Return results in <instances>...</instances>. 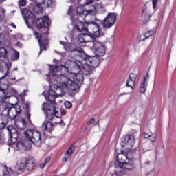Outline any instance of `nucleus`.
<instances>
[{
    "mask_svg": "<svg viewBox=\"0 0 176 176\" xmlns=\"http://www.w3.org/2000/svg\"><path fill=\"white\" fill-rule=\"evenodd\" d=\"M56 82L59 85H52L47 96V100L51 105L56 104V98L57 97L64 96L66 91H76L78 87V85L72 79L64 75L56 77Z\"/></svg>",
    "mask_w": 176,
    "mask_h": 176,
    "instance_id": "obj_1",
    "label": "nucleus"
},
{
    "mask_svg": "<svg viewBox=\"0 0 176 176\" xmlns=\"http://www.w3.org/2000/svg\"><path fill=\"white\" fill-rule=\"evenodd\" d=\"M75 52L81 60L74 62V67L84 75H91L94 69L100 65V58L89 56L82 48L77 47L72 50V52Z\"/></svg>",
    "mask_w": 176,
    "mask_h": 176,
    "instance_id": "obj_2",
    "label": "nucleus"
},
{
    "mask_svg": "<svg viewBox=\"0 0 176 176\" xmlns=\"http://www.w3.org/2000/svg\"><path fill=\"white\" fill-rule=\"evenodd\" d=\"M25 24L30 28V23H32L38 29L49 28L50 27V19L49 16H44L35 20V14L28 8H25L22 11Z\"/></svg>",
    "mask_w": 176,
    "mask_h": 176,
    "instance_id": "obj_3",
    "label": "nucleus"
},
{
    "mask_svg": "<svg viewBox=\"0 0 176 176\" xmlns=\"http://www.w3.org/2000/svg\"><path fill=\"white\" fill-rule=\"evenodd\" d=\"M117 159L118 162H115L116 170L113 176H120L122 170H129V168H127V164H129L130 162L129 155L120 153L118 154Z\"/></svg>",
    "mask_w": 176,
    "mask_h": 176,
    "instance_id": "obj_4",
    "label": "nucleus"
},
{
    "mask_svg": "<svg viewBox=\"0 0 176 176\" xmlns=\"http://www.w3.org/2000/svg\"><path fill=\"white\" fill-rule=\"evenodd\" d=\"M26 140L28 142H32L36 146L42 145V135L36 130H28L24 132Z\"/></svg>",
    "mask_w": 176,
    "mask_h": 176,
    "instance_id": "obj_5",
    "label": "nucleus"
},
{
    "mask_svg": "<svg viewBox=\"0 0 176 176\" xmlns=\"http://www.w3.org/2000/svg\"><path fill=\"white\" fill-rule=\"evenodd\" d=\"M116 20H118V14L116 12H109L104 20L96 19V23H94V24H101L103 28H111V27L115 25Z\"/></svg>",
    "mask_w": 176,
    "mask_h": 176,
    "instance_id": "obj_6",
    "label": "nucleus"
},
{
    "mask_svg": "<svg viewBox=\"0 0 176 176\" xmlns=\"http://www.w3.org/2000/svg\"><path fill=\"white\" fill-rule=\"evenodd\" d=\"M54 105V104H49L47 103L43 104L42 109L50 120H52L54 116H56V118H61V112L57 111Z\"/></svg>",
    "mask_w": 176,
    "mask_h": 176,
    "instance_id": "obj_7",
    "label": "nucleus"
},
{
    "mask_svg": "<svg viewBox=\"0 0 176 176\" xmlns=\"http://www.w3.org/2000/svg\"><path fill=\"white\" fill-rule=\"evenodd\" d=\"M94 26V30L92 31V36L89 35L87 34H84V42H97L95 38H98L101 34L100 33V25L98 23H92Z\"/></svg>",
    "mask_w": 176,
    "mask_h": 176,
    "instance_id": "obj_8",
    "label": "nucleus"
},
{
    "mask_svg": "<svg viewBox=\"0 0 176 176\" xmlns=\"http://www.w3.org/2000/svg\"><path fill=\"white\" fill-rule=\"evenodd\" d=\"M7 130L10 134V140H8V144L10 146L12 145H14L17 140H19V137H20V133L19 131L16 130V129L13 128V126H9L7 128Z\"/></svg>",
    "mask_w": 176,
    "mask_h": 176,
    "instance_id": "obj_9",
    "label": "nucleus"
},
{
    "mask_svg": "<svg viewBox=\"0 0 176 176\" xmlns=\"http://www.w3.org/2000/svg\"><path fill=\"white\" fill-rule=\"evenodd\" d=\"M92 50L96 56L95 57H97V58L105 56V45L101 42H94Z\"/></svg>",
    "mask_w": 176,
    "mask_h": 176,
    "instance_id": "obj_10",
    "label": "nucleus"
},
{
    "mask_svg": "<svg viewBox=\"0 0 176 176\" xmlns=\"http://www.w3.org/2000/svg\"><path fill=\"white\" fill-rule=\"evenodd\" d=\"M6 78V74L2 77H0V91L4 94L3 96H1V99L3 101H6L8 98H10V96L8 95L5 91L9 89V82L5 79Z\"/></svg>",
    "mask_w": 176,
    "mask_h": 176,
    "instance_id": "obj_11",
    "label": "nucleus"
},
{
    "mask_svg": "<svg viewBox=\"0 0 176 176\" xmlns=\"http://www.w3.org/2000/svg\"><path fill=\"white\" fill-rule=\"evenodd\" d=\"M6 109L8 110L7 115L10 119H16L17 115H20V113H21V108L19 104L12 106V107H7Z\"/></svg>",
    "mask_w": 176,
    "mask_h": 176,
    "instance_id": "obj_12",
    "label": "nucleus"
},
{
    "mask_svg": "<svg viewBox=\"0 0 176 176\" xmlns=\"http://www.w3.org/2000/svg\"><path fill=\"white\" fill-rule=\"evenodd\" d=\"M76 23L75 25V28L78 31V32H89V27L88 23H84L80 21V18H76Z\"/></svg>",
    "mask_w": 176,
    "mask_h": 176,
    "instance_id": "obj_13",
    "label": "nucleus"
},
{
    "mask_svg": "<svg viewBox=\"0 0 176 176\" xmlns=\"http://www.w3.org/2000/svg\"><path fill=\"white\" fill-rule=\"evenodd\" d=\"M122 142H124L127 149H131L133 148L134 144H135V138L133 135H126L124 136Z\"/></svg>",
    "mask_w": 176,
    "mask_h": 176,
    "instance_id": "obj_14",
    "label": "nucleus"
},
{
    "mask_svg": "<svg viewBox=\"0 0 176 176\" xmlns=\"http://www.w3.org/2000/svg\"><path fill=\"white\" fill-rule=\"evenodd\" d=\"M72 78L74 79L73 82L78 86L77 90L80 89V85H83V80H85V78L83 77V74L78 73V74H72Z\"/></svg>",
    "mask_w": 176,
    "mask_h": 176,
    "instance_id": "obj_15",
    "label": "nucleus"
},
{
    "mask_svg": "<svg viewBox=\"0 0 176 176\" xmlns=\"http://www.w3.org/2000/svg\"><path fill=\"white\" fill-rule=\"evenodd\" d=\"M34 35L37 38V39H38V43L40 45V52L39 54H41V53H42L43 50H46L47 47L46 46H47V40H42V36L39 35V33L38 32H34Z\"/></svg>",
    "mask_w": 176,
    "mask_h": 176,
    "instance_id": "obj_16",
    "label": "nucleus"
},
{
    "mask_svg": "<svg viewBox=\"0 0 176 176\" xmlns=\"http://www.w3.org/2000/svg\"><path fill=\"white\" fill-rule=\"evenodd\" d=\"M23 159L25 160V166L26 167V170H28V171H33V170L35 169V160L32 157H24Z\"/></svg>",
    "mask_w": 176,
    "mask_h": 176,
    "instance_id": "obj_17",
    "label": "nucleus"
},
{
    "mask_svg": "<svg viewBox=\"0 0 176 176\" xmlns=\"http://www.w3.org/2000/svg\"><path fill=\"white\" fill-rule=\"evenodd\" d=\"M25 160H23V158L21 160V162L16 164L14 166V173L16 174H21L24 173V170H25Z\"/></svg>",
    "mask_w": 176,
    "mask_h": 176,
    "instance_id": "obj_18",
    "label": "nucleus"
},
{
    "mask_svg": "<svg viewBox=\"0 0 176 176\" xmlns=\"http://www.w3.org/2000/svg\"><path fill=\"white\" fill-rule=\"evenodd\" d=\"M135 80H137V74L131 73L129 75V78L126 81V87L133 89L135 86Z\"/></svg>",
    "mask_w": 176,
    "mask_h": 176,
    "instance_id": "obj_19",
    "label": "nucleus"
},
{
    "mask_svg": "<svg viewBox=\"0 0 176 176\" xmlns=\"http://www.w3.org/2000/svg\"><path fill=\"white\" fill-rule=\"evenodd\" d=\"M151 16H152V13H151V10L148 8H144L142 10V19L144 24H146L148 21H149V19H151Z\"/></svg>",
    "mask_w": 176,
    "mask_h": 176,
    "instance_id": "obj_20",
    "label": "nucleus"
},
{
    "mask_svg": "<svg viewBox=\"0 0 176 176\" xmlns=\"http://www.w3.org/2000/svg\"><path fill=\"white\" fill-rule=\"evenodd\" d=\"M76 15L71 17L72 21H76V19H80V17H85V10L82 7H78L76 9Z\"/></svg>",
    "mask_w": 176,
    "mask_h": 176,
    "instance_id": "obj_21",
    "label": "nucleus"
},
{
    "mask_svg": "<svg viewBox=\"0 0 176 176\" xmlns=\"http://www.w3.org/2000/svg\"><path fill=\"white\" fill-rule=\"evenodd\" d=\"M16 146L17 149H19L20 151H25L26 148H30V144L28 140H23L22 142H18L16 144Z\"/></svg>",
    "mask_w": 176,
    "mask_h": 176,
    "instance_id": "obj_22",
    "label": "nucleus"
},
{
    "mask_svg": "<svg viewBox=\"0 0 176 176\" xmlns=\"http://www.w3.org/2000/svg\"><path fill=\"white\" fill-rule=\"evenodd\" d=\"M42 128L44 131H48V133H52L53 129H54V125L50 121H45L43 123Z\"/></svg>",
    "mask_w": 176,
    "mask_h": 176,
    "instance_id": "obj_23",
    "label": "nucleus"
},
{
    "mask_svg": "<svg viewBox=\"0 0 176 176\" xmlns=\"http://www.w3.org/2000/svg\"><path fill=\"white\" fill-rule=\"evenodd\" d=\"M148 80H149V76L147 73L141 84L140 89V93H145L146 91V87H148Z\"/></svg>",
    "mask_w": 176,
    "mask_h": 176,
    "instance_id": "obj_24",
    "label": "nucleus"
},
{
    "mask_svg": "<svg viewBox=\"0 0 176 176\" xmlns=\"http://www.w3.org/2000/svg\"><path fill=\"white\" fill-rule=\"evenodd\" d=\"M9 122V118L6 116L1 115L0 116V130H3L5 127L8 125Z\"/></svg>",
    "mask_w": 176,
    "mask_h": 176,
    "instance_id": "obj_25",
    "label": "nucleus"
},
{
    "mask_svg": "<svg viewBox=\"0 0 176 176\" xmlns=\"http://www.w3.org/2000/svg\"><path fill=\"white\" fill-rule=\"evenodd\" d=\"M75 145L72 144L69 149L66 151L65 155H67V156H65L63 158V162H68V158L71 157L72 155L74 153V152L75 151Z\"/></svg>",
    "mask_w": 176,
    "mask_h": 176,
    "instance_id": "obj_26",
    "label": "nucleus"
},
{
    "mask_svg": "<svg viewBox=\"0 0 176 176\" xmlns=\"http://www.w3.org/2000/svg\"><path fill=\"white\" fill-rule=\"evenodd\" d=\"M8 58V50L3 47H0V60L3 61Z\"/></svg>",
    "mask_w": 176,
    "mask_h": 176,
    "instance_id": "obj_27",
    "label": "nucleus"
},
{
    "mask_svg": "<svg viewBox=\"0 0 176 176\" xmlns=\"http://www.w3.org/2000/svg\"><path fill=\"white\" fill-rule=\"evenodd\" d=\"M60 65L59 66H55L53 69V71L52 73L50 74V75H51L52 76H53V78H54V76H56L55 80L56 78H58V76H60L58 75H57V72H59V71H60Z\"/></svg>",
    "mask_w": 176,
    "mask_h": 176,
    "instance_id": "obj_28",
    "label": "nucleus"
},
{
    "mask_svg": "<svg viewBox=\"0 0 176 176\" xmlns=\"http://www.w3.org/2000/svg\"><path fill=\"white\" fill-rule=\"evenodd\" d=\"M154 34V32L153 30H150L148 32H147L145 35H144L143 38H142V36H140V42H141V41H145V39H147V38H149V36H152V35H153Z\"/></svg>",
    "mask_w": 176,
    "mask_h": 176,
    "instance_id": "obj_29",
    "label": "nucleus"
},
{
    "mask_svg": "<svg viewBox=\"0 0 176 176\" xmlns=\"http://www.w3.org/2000/svg\"><path fill=\"white\" fill-rule=\"evenodd\" d=\"M96 12L98 13H104L105 12V8L101 4H96V8H95Z\"/></svg>",
    "mask_w": 176,
    "mask_h": 176,
    "instance_id": "obj_30",
    "label": "nucleus"
},
{
    "mask_svg": "<svg viewBox=\"0 0 176 176\" xmlns=\"http://www.w3.org/2000/svg\"><path fill=\"white\" fill-rule=\"evenodd\" d=\"M20 57V55L19 54V52L14 51L13 54L11 55V59L13 60L14 61H16Z\"/></svg>",
    "mask_w": 176,
    "mask_h": 176,
    "instance_id": "obj_31",
    "label": "nucleus"
},
{
    "mask_svg": "<svg viewBox=\"0 0 176 176\" xmlns=\"http://www.w3.org/2000/svg\"><path fill=\"white\" fill-rule=\"evenodd\" d=\"M4 175H10L13 173L12 168H6V169L3 171Z\"/></svg>",
    "mask_w": 176,
    "mask_h": 176,
    "instance_id": "obj_32",
    "label": "nucleus"
},
{
    "mask_svg": "<svg viewBox=\"0 0 176 176\" xmlns=\"http://www.w3.org/2000/svg\"><path fill=\"white\" fill-rule=\"evenodd\" d=\"M6 139L5 138V135L0 132V144H4Z\"/></svg>",
    "mask_w": 176,
    "mask_h": 176,
    "instance_id": "obj_33",
    "label": "nucleus"
},
{
    "mask_svg": "<svg viewBox=\"0 0 176 176\" xmlns=\"http://www.w3.org/2000/svg\"><path fill=\"white\" fill-rule=\"evenodd\" d=\"M65 107L67 109L72 108V103L71 102L66 101L65 102Z\"/></svg>",
    "mask_w": 176,
    "mask_h": 176,
    "instance_id": "obj_34",
    "label": "nucleus"
},
{
    "mask_svg": "<svg viewBox=\"0 0 176 176\" xmlns=\"http://www.w3.org/2000/svg\"><path fill=\"white\" fill-rule=\"evenodd\" d=\"M89 8L90 9L88 10V12H89V13H91V12H96V4L94 6L91 5Z\"/></svg>",
    "mask_w": 176,
    "mask_h": 176,
    "instance_id": "obj_35",
    "label": "nucleus"
},
{
    "mask_svg": "<svg viewBox=\"0 0 176 176\" xmlns=\"http://www.w3.org/2000/svg\"><path fill=\"white\" fill-rule=\"evenodd\" d=\"M60 69H64V71H66V72H68L69 71V68L64 65H60Z\"/></svg>",
    "mask_w": 176,
    "mask_h": 176,
    "instance_id": "obj_36",
    "label": "nucleus"
},
{
    "mask_svg": "<svg viewBox=\"0 0 176 176\" xmlns=\"http://www.w3.org/2000/svg\"><path fill=\"white\" fill-rule=\"evenodd\" d=\"M153 2V8L156 9V6H157V3H159V0H152Z\"/></svg>",
    "mask_w": 176,
    "mask_h": 176,
    "instance_id": "obj_37",
    "label": "nucleus"
},
{
    "mask_svg": "<svg viewBox=\"0 0 176 176\" xmlns=\"http://www.w3.org/2000/svg\"><path fill=\"white\" fill-rule=\"evenodd\" d=\"M96 122V120L94 118H91L87 123V126H90V124H93Z\"/></svg>",
    "mask_w": 176,
    "mask_h": 176,
    "instance_id": "obj_38",
    "label": "nucleus"
},
{
    "mask_svg": "<svg viewBox=\"0 0 176 176\" xmlns=\"http://www.w3.org/2000/svg\"><path fill=\"white\" fill-rule=\"evenodd\" d=\"M25 0H20L19 1V6H25Z\"/></svg>",
    "mask_w": 176,
    "mask_h": 176,
    "instance_id": "obj_39",
    "label": "nucleus"
},
{
    "mask_svg": "<svg viewBox=\"0 0 176 176\" xmlns=\"http://www.w3.org/2000/svg\"><path fill=\"white\" fill-rule=\"evenodd\" d=\"M151 135H152L151 133H148L144 132V138H149L150 137H151Z\"/></svg>",
    "mask_w": 176,
    "mask_h": 176,
    "instance_id": "obj_40",
    "label": "nucleus"
},
{
    "mask_svg": "<svg viewBox=\"0 0 176 176\" xmlns=\"http://www.w3.org/2000/svg\"><path fill=\"white\" fill-rule=\"evenodd\" d=\"M51 159H52V157L50 156L47 157L45 160L44 163H45V164H47V163H49L50 162Z\"/></svg>",
    "mask_w": 176,
    "mask_h": 176,
    "instance_id": "obj_41",
    "label": "nucleus"
},
{
    "mask_svg": "<svg viewBox=\"0 0 176 176\" xmlns=\"http://www.w3.org/2000/svg\"><path fill=\"white\" fill-rule=\"evenodd\" d=\"M149 138H150V141H151V142H155V141L156 140V135L152 136V134H151V137H150Z\"/></svg>",
    "mask_w": 176,
    "mask_h": 176,
    "instance_id": "obj_42",
    "label": "nucleus"
},
{
    "mask_svg": "<svg viewBox=\"0 0 176 176\" xmlns=\"http://www.w3.org/2000/svg\"><path fill=\"white\" fill-rule=\"evenodd\" d=\"M45 166H46V163H45V162L39 164V167H40V168H41V170H43V168H45Z\"/></svg>",
    "mask_w": 176,
    "mask_h": 176,
    "instance_id": "obj_43",
    "label": "nucleus"
},
{
    "mask_svg": "<svg viewBox=\"0 0 176 176\" xmlns=\"http://www.w3.org/2000/svg\"><path fill=\"white\" fill-rule=\"evenodd\" d=\"M152 46H153V42H151V43H150V45H148V50H151V49H152Z\"/></svg>",
    "mask_w": 176,
    "mask_h": 176,
    "instance_id": "obj_44",
    "label": "nucleus"
},
{
    "mask_svg": "<svg viewBox=\"0 0 176 176\" xmlns=\"http://www.w3.org/2000/svg\"><path fill=\"white\" fill-rule=\"evenodd\" d=\"M60 45H63V46H67V42L64 41H60Z\"/></svg>",
    "mask_w": 176,
    "mask_h": 176,
    "instance_id": "obj_45",
    "label": "nucleus"
},
{
    "mask_svg": "<svg viewBox=\"0 0 176 176\" xmlns=\"http://www.w3.org/2000/svg\"><path fill=\"white\" fill-rule=\"evenodd\" d=\"M149 164H151V161H146V162H144V165L145 166H149Z\"/></svg>",
    "mask_w": 176,
    "mask_h": 176,
    "instance_id": "obj_46",
    "label": "nucleus"
},
{
    "mask_svg": "<svg viewBox=\"0 0 176 176\" xmlns=\"http://www.w3.org/2000/svg\"><path fill=\"white\" fill-rule=\"evenodd\" d=\"M24 108H25L26 109H28V108H30V105L28 104V103L25 104V105L23 106Z\"/></svg>",
    "mask_w": 176,
    "mask_h": 176,
    "instance_id": "obj_47",
    "label": "nucleus"
},
{
    "mask_svg": "<svg viewBox=\"0 0 176 176\" xmlns=\"http://www.w3.org/2000/svg\"><path fill=\"white\" fill-rule=\"evenodd\" d=\"M28 119L29 122L31 123V114H30V113L28 114Z\"/></svg>",
    "mask_w": 176,
    "mask_h": 176,
    "instance_id": "obj_48",
    "label": "nucleus"
},
{
    "mask_svg": "<svg viewBox=\"0 0 176 176\" xmlns=\"http://www.w3.org/2000/svg\"><path fill=\"white\" fill-rule=\"evenodd\" d=\"M59 124L60 126H65V123H64V121H63V120L59 122Z\"/></svg>",
    "mask_w": 176,
    "mask_h": 176,
    "instance_id": "obj_49",
    "label": "nucleus"
},
{
    "mask_svg": "<svg viewBox=\"0 0 176 176\" xmlns=\"http://www.w3.org/2000/svg\"><path fill=\"white\" fill-rule=\"evenodd\" d=\"M22 124L23 125V126H25V124H27V122H25V120H22Z\"/></svg>",
    "mask_w": 176,
    "mask_h": 176,
    "instance_id": "obj_50",
    "label": "nucleus"
},
{
    "mask_svg": "<svg viewBox=\"0 0 176 176\" xmlns=\"http://www.w3.org/2000/svg\"><path fill=\"white\" fill-rule=\"evenodd\" d=\"M71 10H72V7H69L67 14H71Z\"/></svg>",
    "mask_w": 176,
    "mask_h": 176,
    "instance_id": "obj_51",
    "label": "nucleus"
},
{
    "mask_svg": "<svg viewBox=\"0 0 176 176\" xmlns=\"http://www.w3.org/2000/svg\"><path fill=\"white\" fill-rule=\"evenodd\" d=\"M10 25H11V27H13V28H16V25H14V23H13L10 24Z\"/></svg>",
    "mask_w": 176,
    "mask_h": 176,
    "instance_id": "obj_52",
    "label": "nucleus"
},
{
    "mask_svg": "<svg viewBox=\"0 0 176 176\" xmlns=\"http://www.w3.org/2000/svg\"><path fill=\"white\" fill-rule=\"evenodd\" d=\"M50 2L52 1V0H49ZM41 3H45V0H41Z\"/></svg>",
    "mask_w": 176,
    "mask_h": 176,
    "instance_id": "obj_53",
    "label": "nucleus"
},
{
    "mask_svg": "<svg viewBox=\"0 0 176 176\" xmlns=\"http://www.w3.org/2000/svg\"><path fill=\"white\" fill-rule=\"evenodd\" d=\"M1 12H2L3 14V13H5V12H6V10L2 9V10H1Z\"/></svg>",
    "mask_w": 176,
    "mask_h": 176,
    "instance_id": "obj_54",
    "label": "nucleus"
},
{
    "mask_svg": "<svg viewBox=\"0 0 176 176\" xmlns=\"http://www.w3.org/2000/svg\"><path fill=\"white\" fill-rule=\"evenodd\" d=\"M43 95L44 96V97H45V98H47L46 97V95L45 94V92L43 93Z\"/></svg>",
    "mask_w": 176,
    "mask_h": 176,
    "instance_id": "obj_55",
    "label": "nucleus"
},
{
    "mask_svg": "<svg viewBox=\"0 0 176 176\" xmlns=\"http://www.w3.org/2000/svg\"><path fill=\"white\" fill-rule=\"evenodd\" d=\"M19 69L17 67L14 69V71H17Z\"/></svg>",
    "mask_w": 176,
    "mask_h": 176,
    "instance_id": "obj_56",
    "label": "nucleus"
},
{
    "mask_svg": "<svg viewBox=\"0 0 176 176\" xmlns=\"http://www.w3.org/2000/svg\"><path fill=\"white\" fill-rule=\"evenodd\" d=\"M5 1L6 0H0V1L2 3V2H5Z\"/></svg>",
    "mask_w": 176,
    "mask_h": 176,
    "instance_id": "obj_57",
    "label": "nucleus"
},
{
    "mask_svg": "<svg viewBox=\"0 0 176 176\" xmlns=\"http://www.w3.org/2000/svg\"><path fill=\"white\" fill-rule=\"evenodd\" d=\"M45 35H49V32H45Z\"/></svg>",
    "mask_w": 176,
    "mask_h": 176,
    "instance_id": "obj_58",
    "label": "nucleus"
},
{
    "mask_svg": "<svg viewBox=\"0 0 176 176\" xmlns=\"http://www.w3.org/2000/svg\"><path fill=\"white\" fill-rule=\"evenodd\" d=\"M124 94H126V93L120 94V96H123Z\"/></svg>",
    "mask_w": 176,
    "mask_h": 176,
    "instance_id": "obj_59",
    "label": "nucleus"
},
{
    "mask_svg": "<svg viewBox=\"0 0 176 176\" xmlns=\"http://www.w3.org/2000/svg\"><path fill=\"white\" fill-rule=\"evenodd\" d=\"M12 80H16V78H12Z\"/></svg>",
    "mask_w": 176,
    "mask_h": 176,
    "instance_id": "obj_60",
    "label": "nucleus"
},
{
    "mask_svg": "<svg viewBox=\"0 0 176 176\" xmlns=\"http://www.w3.org/2000/svg\"><path fill=\"white\" fill-rule=\"evenodd\" d=\"M32 2H35V0H30Z\"/></svg>",
    "mask_w": 176,
    "mask_h": 176,
    "instance_id": "obj_61",
    "label": "nucleus"
},
{
    "mask_svg": "<svg viewBox=\"0 0 176 176\" xmlns=\"http://www.w3.org/2000/svg\"><path fill=\"white\" fill-rule=\"evenodd\" d=\"M20 129H21V130H24V129H23V128H21Z\"/></svg>",
    "mask_w": 176,
    "mask_h": 176,
    "instance_id": "obj_62",
    "label": "nucleus"
},
{
    "mask_svg": "<svg viewBox=\"0 0 176 176\" xmlns=\"http://www.w3.org/2000/svg\"><path fill=\"white\" fill-rule=\"evenodd\" d=\"M55 61H56V59L54 60V63Z\"/></svg>",
    "mask_w": 176,
    "mask_h": 176,
    "instance_id": "obj_63",
    "label": "nucleus"
},
{
    "mask_svg": "<svg viewBox=\"0 0 176 176\" xmlns=\"http://www.w3.org/2000/svg\"><path fill=\"white\" fill-rule=\"evenodd\" d=\"M85 130H87V127H85Z\"/></svg>",
    "mask_w": 176,
    "mask_h": 176,
    "instance_id": "obj_64",
    "label": "nucleus"
}]
</instances>
